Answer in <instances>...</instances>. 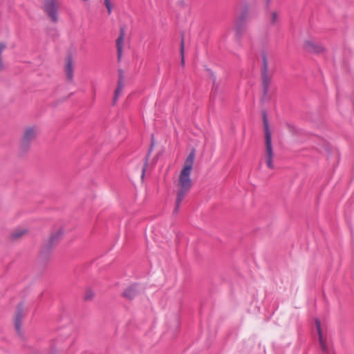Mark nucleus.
Returning a JSON list of instances; mask_svg holds the SVG:
<instances>
[{"instance_id": "f257e3e1", "label": "nucleus", "mask_w": 354, "mask_h": 354, "mask_svg": "<svg viewBox=\"0 0 354 354\" xmlns=\"http://www.w3.org/2000/svg\"><path fill=\"white\" fill-rule=\"evenodd\" d=\"M194 158L195 153L194 151H192L187 157L185 161L184 167L180 173L178 182L176 184L178 190L176 193L177 196L175 203V208L174 209V213L175 214L178 212L182 201L187 195L191 189L192 180L190 176Z\"/></svg>"}, {"instance_id": "f03ea898", "label": "nucleus", "mask_w": 354, "mask_h": 354, "mask_svg": "<svg viewBox=\"0 0 354 354\" xmlns=\"http://www.w3.org/2000/svg\"><path fill=\"white\" fill-rule=\"evenodd\" d=\"M263 121L265 131V142H266V164L269 169H274V165L272 162L273 158V150L272 145V138L271 132L270 131L268 121L267 119L266 112H263Z\"/></svg>"}, {"instance_id": "7ed1b4c3", "label": "nucleus", "mask_w": 354, "mask_h": 354, "mask_svg": "<svg viewBox=\"0 0 354 354\" xmlns=\"http://www.w3.org/2000/svg\"><path fill=\"white\" fill-rule=\"evenodd\" d=\"M43 9L53 23L58 21V5L57 0H44Z\"/></svg>"}, {"instance_id": "20e7f679", "label": "nucleus", "mask_w": 354, "mask_h": 354, "mask_svg": "<svg viewBox=\"0 0 354 354\" xmlns=\"http://www.w3.org/2000/svg\"><path fill=\"white\" fill-rule=\"evenodd\" d=\"M36 135L37 131L35 127H28L26 129L21 142V147L24 151L29 148L31 142L35 138Z\"/></svg>"}, {"instance_id": "39448f33", "label": "nucleus", "mask_w": 354, "mask_h": 354, "mask_svg": "<svg viewBox=\"0 0 354 354\" xmlns=\"http://www.w3.org/2000/svg\"><path fill=\"white\" fill-rule=\"evenodd\" d=\"M262 59H263V73H262L263 86L264 94L266 95L268 91L270 78L268 76V66L267 57L265 54H263Z\"/></svg>"}, {"instance_id": "423d86ee", "label": "nucleus", "mask_w": 354, "mask_h": 354, "mask_svg": "<svg viewBox=\"0 0 354 354\" xmlns=\"http://www.w3.org/2000/svg\"><path fill=\"white\" fill-rule=\"evenodd\" d=\"M304 48L306 51L314 53H319L324 50L322 44L310 39L305 41Z\"/></svg>"}, {"instance_id": "0eeeda50", "label": "nucleus", "mask_w": 354, "mask_h": 354, "mask_svg": "<svg viewBox=\"0 0 354 354\" xmlns=\"http://www.w3.org/2000/svg\"><path fill=\"white\" fill-rule=\"evenodd\" d=\"M315 324L317 330L319 335V340L321 348L324 354H332V351L327 347L326 343L324 340L322 329H321V324L319 319H315Z\"/></svg>"}, {"instance_id": "6e6552de", "label": "nucleus", "mask_w": 354, "mask_h": 354, "mask_svg": "<svg viewBox=\"0 0 354 354\" xmlns=\"http://www.w3.org/2000/svg\"><path fill=\"white\" fill-rule=\"evenodd\" d=\"M125 35V30L124 27H121L120 29V35L116 40L117 54L118 62L121 61L122 55V44L124 42V37Z\"/></svg>"}, {"instance_id": "1a4fd4ad", "label": "nucleus", "mask_w": 354, "mask_h": 354, "mask_svg": "<svg viewBox=\"0 0 354 354\" xmlns=\"http://www.w3.org/2000/svg\"><path fill=\"white\" fill-rule=\"evenodd\" d=\"M23 316V305L20 304L15 318V327L19 335H21V320Z\"/></svg>"}, {"instance_id": "9d476101", "label": "nucleus", "mask_w": 354, "mask_h": 354, "mask_svg": "<svg viewBox=\"0 0 354 354\" xmlns=\"http://www.w3.org/2000/svg\"><path fill=\"white\" fill-rule=\"evenodd\" d=\"M62 234V230H59L55 234H53L50 238L49 239L48 243L45 245L44 250H50L54 245H55L59 241Z\"/></svg>"}, {"instance_id": "9b49d317", "label": "nucleus", "mask_w": 354, "mask_h": 354, "mask_svg": "<svg viewBox=\"0 0 354 354\" xmlns=\"http://www.w3.org/2000/svg\"><path fill=\"white\" fill-rule=\"evenodd\" d=\"M138 292L137 285L135 284L126 288L122 295L124 297L132 299L138 294Z\"/></svg>"}, {"instance_id": "f8f14e48", "label": "nucleus", "mask_w": 354, "mask_h": 354, "mask_svg": "<svg viewBox=\"0 0 354 354\" xmlns=\"http://www.w3.org/2000/svg\"><path fill=\"white\" fill-rule=\"evenodd\" d=\"M66 75L68 80H73V66L72 58L71 56H68L66 59Z\"/></svg>"}, {"instance_id": "ddd939ff", "label": "nucleus", "mask_w": 354, "mask_h": 354, "mask_svg": "<svg viewBox=\"0 0 354 354\" xmlns=\"http://www.w3.org/2000/svg\"><path fill=\"white\" fill-rule=\"evenodd\" d=\"M246 12H247V9L245 8V10L243 12V13L241 15V16L239 17V19L236 21L235 29H236L237 34H239V32H240V30H241V28L242 26V24L245 19Z\"/></svg>"}, {"instance_id": "4468645a", "label": "nucleus", "mask_w": 354, "mask_h": 354, "mask_svg": "<svg viewBox=\"0 0 354 354\" xmlns=\"http://www.w3.org/2000/svg\"><path fill=\"white\" fill-rule=\"evenodd\" d=\"M124 88V81L118 80L117 88L114 93L113 103H115Z\"/></svg>"}, {"instance_id": "2eb2a0df", "label": "nucleus", "mask_w": 354, "mask_h": 354, "mask_svg": "<svg viewBox=\"0 0 354 354\" xmlns=\"http://www.w3.org/2000/svg\"><path fill=\"white\" fill-rule=\"evenodd\" d=\"M25 230L18 229L12 233L11 236L13 239H17L21 237L25 233Z\"/></svg>"}, {"instance_id": "dca6fc26", "label": "nucleus", "mask_w": 354, "mask_h": 354, "mask_svg": "<svg viewBox=\"0 0 354 354\" xmlns=\"http://www.w3.org/2000/svg\"><path fill=\"white\" fill-rule=\"evenodd\" d=\"M180 56H181V64L184 65L185 59H184V38L182 37L181 42H180Z\"/></svg>"}, {"instance_id": "f3484780", "label": "nucleus", "mask_w": 354, "mask_h": 354, "mask_svg": "<svg viewBox=\"0 0 354 354\" xmlns=\"http://www.w3.org/2000/svg\"><path fill=\"white\" fill-rule=\"evenodd\" d=\"M104 5L107 9L109 15L112 12V4L110 0H104Z\"/></svg>"}, {"instance_id": "a211bd4d", "label": "nucleus", "mask_w": 354, "mask_h": 354, "mask_svg": "<svg viewBox=\"0 0 354 354\" xmlns=\"http://www.w3.org/2000/svg\"><path fill=\"white\" fill-rule=\"evenodd\" d=\"M118 80L124 81V72L122 69L118 70Z\"/></svg>"}, {"instance_id": "6ab92c4d", "label": "nucleus", "mask_w": 354, "mask_h": 354, "mask_svg": "<svg viewBox=\"0 0 354 354\" xmlns=\"http://www.w3.org/2000/svg\"><path fill=\"white\" fill-rule=\"evenodd\" d=\"M93 297V294L91 292H87L85 295L86 299H91Z\"/></svg>"}, {"instance_id": "aec40b11", "label": "nucleus", "mask_w": 354, "mask_h": 354, "mask_svg": "<svg viewBox=\"0 0 354 354\" xmlns=\"http://www.w3.org/2000/svg\"><path fill=\"white\" fill-rule=\"evenodd\" d=\"M277 14L276 12H273L272 15V22L274 23L277 20Z\"/></svg>"}, {"instance_id": "412c9836", "label": "nucleus", "mask_w": 354, "mask_h": 354, "mask_svg": "<svg viewBox=\"0 0 354 354\" xmlns=\"http://www.w3.org/2000/svg\"><path fill=\"white\" fill-rule=\"evenodd\" d=\"M145 167H146V165H145V166L143 167V169H142V177H143V176H144V175H145Z\"/></svg>"}, {"instance_id": "4be33fe9", "label": "nucleus", "mask_w": 354, "mask_h": 354, "mask_svg": "<svg viewBox=\"0 0 354 354\" xmlns=\"http://www.w3.org/2000/svg\"><path fill=\"white\" fill-rule=\"evenodd\" d=\"M267 1H268V3L270 1V0H267Z\"/></svg>"}]
</instances>
